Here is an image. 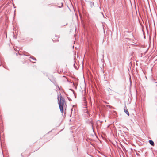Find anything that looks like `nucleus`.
Returning a JSON list of instances; mask_svg holds the SVG:
<instances>
[{
	"mask_svg": "<svg viewBox=\"0 0 157 157\" xmlns=\"http://www.w3.org/2000/svg\"><path fill=\"white\" fill-rule=\"evenodd\" d=\"M60 99H59V95H58V103L59 105V107L61 111V112L63 114V106L65 104V101L64 98L62 97L60 93Z\"/></svg>",
	"mask_w": 157,
	"mask_h": 157,
	"instance_id": "obj_1",
	"label": "nucleus"
},
{
	"mask_svg": "<svg viewBox=\"0 0 157 157\" xmlns=\"http://www.w3.org/2000/svg\"><path fill=\"white\" fill-rule=\"evenodd\" d=\"M124 112L128 115V116L129 115V113L128 111L127 110L126 107L125 106L124 109Z\"/></svg>",
	"mask_w": 157,
	"mask_h": 157,
	"instance_id": "obj_2",
	"label": "nucleus"
},
{
	"mask_svg": "<svg viewBox=\"0 0 157 157\" xmlns=\"http://www.w3.org/2000/svg\"><path fill=\"white\" fill-rule=\"evenodd\" d=\"M149 143H150V144L151 145H152V146H154V142L152 140H149Z\"/></svg>",
	"mask_w": 157,
	"mask_h": 157,
	"instance_id": "obj_3",
	"label": "nucleus"
},
{
	"mask_svg": "<svg viewBox=\"0 0 157 157\" xmlns=\"http://www.w3.org/2000/svg\"><path fill=\"white\" fill-rule=\"evenodd\" d=\"M90 6L91 7H92L94 5V3H93L92 2H90Z\"/></svg>",
	"mask_w": 157,
	"mask_h": 157,
	"instance_id": "obj_4",
	"label": "nucleus"
},
{
	"mask_svg": "<svg viewBox=\"0 0 157 157\" xmlns=\"http://www.w3.org/2000/svg\"><path fill=\"white\" fill-rule=\"evenodd\" d=\"M30 58H32L33 60H35V61L36 60V58L32 56H30Z\"/></svg>",
	"mask_w": 157,
	"mask_h": 157,
	"instance_id": "obj_5",
	"label": "nucleus"
},
{
	"mask_svg": "<svg viewBox=\"0 0 157 157\" xmlns=\"http://www.w3.org/2000/svg\"><path fill=\"white\" fill-rule=\"evenodd\" d=\"M84 100L85 101V102H84L85 103V106H86V105H87V104H86V102L85 101L86 98L85 97L84 98Z\"/></svg>",
	"mask_w": 157,
	"mask_h": 157,
	"instance_id": "obj_6",
	"label": "nucleus"
},
{
	"mask_svg": "<svg viewBox=\"0 0 157 157\" xmlns=\"http://www.w3.org/2000/svg\"><path fill=\"white\" fill-rule=\"evenodd\" d=\"M56 86H57L56 85ZM57 87H58L59 89V90H60V88L58 86H57Z\"/></svg>",
	"mask_w": 157,
	"mask_h": 157,
	"instance_id": "obj_7",
	"label": "nucleus"
},
{
	"mask_svg": "<svg viewBox=\"0 0 157 157\" xmlns=\"http://www.w3.org/2000/svg\"><path fill=\"white\" fill-rule=\"evenodd\" d=\"M102 13V14L103 15L104 17V15H103V13Z\"/></svg>",
	"mask_w": 157,
	"mask_h": 157,
	"instance_id": "obj_8",
	"label": "nucleus"
},
{
	"mask_svg": "<svg viewBox=\"0 0 157 157\" xmlns=\"http://www.w3.org/2000/svg\"><path fill=\"white\" fill-rule=\"evenodd\" d=\"M100 9H101V7H100Z\"/></svg>",
	"mask_w": 157,
	"mask_h": 157,
	"instance_id": "obj_9",
	"label": "nucleus"
}]
</instances>
